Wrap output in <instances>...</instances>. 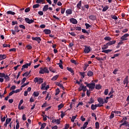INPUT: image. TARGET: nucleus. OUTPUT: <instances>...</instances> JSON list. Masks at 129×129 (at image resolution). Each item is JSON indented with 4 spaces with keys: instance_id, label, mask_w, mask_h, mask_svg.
<instances>
[{
    "instance_id": "f257e3e1",
    "label": "nucleus",
    "mask_w": 129,
    "mask_h": 129,
    "mask_svg": "<svg viewBox=\"0 0 129 129\" xmlns=\"http://www.w3.org/2000/svg\"><path fill=\"white\" fill-rule=\"evenodd\" d=\"M49 71L47 67H44L43 69L40 68V70H39V74H44L45 73L49 74Z\"/></svg>"
},
{
    "instance_id": "f03ea898",
    "label": "nucleus",
    "mask_w": 129,
    "mask_h": 129,
    "mask_svg": "<svg viewBox=\"0 0 129 129\" xmlns=\"http://www.w3.org/2000/svg\"><path fill=\"white\" fill-rule=\"evenodd\" d=\"M90 51H91V47L85 45V48L84 50V52L85 53V54H88L90 53Z\"/></svg>"
},
{
    "instance_id": "7ed1b4c3",
    "label": "nucleus",
    "mask_w": 129,
    "mask_h": 129,
    "mask_svg": "<svg viewBox=\"0 0 129 129\" xmlns=\"http://www.w3.org/2000/svg\"><path fill=\"white\" fill-rule=\"evenodd\" d=\"M31 39H32V40L33 41H37V43L38 44L40 43V42L42 41V39L39 37H31Z\"/></svg>"
},
{
    "instance_id": "20e7f679",
    "label": "nucleus",
    "mask_w": 129,
    "mask_h": 129,
    "mask_svg": "<svg viewBox=\"0 0 129 129\" xmlns=\"http://www.w3.org/2000/svg\"><path fill=\"white\" fill-rule=\"evenodd\" d=\"M34 20L35 19H30L28 18H26L25 19V22L29 24H31L32 23H34Z\"/></svg>"
},
{
    "instance_id": "39448f33",
    "label": "nucleus",
    "mask_w": 129,
    "mask_h": 129,
    "mask_svg": "<svg viewBox=\"0 0 129 129\" xmlns=\"http://www.w3.org/2000/svg\"><path fill=\"white\" fill-rule=\"evenodd\" d=\"M69 21L73 25H77L78 24V21L75 18H70Z\"/></svg>"
},
{
    "instance_id": "423d86ee",
    "label": "nucleus",
    "mask_w": 129,
    "mask_h": 129,
    "mask_svg": "<svg viewBox=\"0 0 129 129\" xmlns=\"http://www.w3.org/2000/svg\"><path fill=\"white\" fill-rule=\"evenodd\" d=\"M88 88H89L90 90H93L95 88V83H89V86H88Z\"/></svg>"
},
{
    "instance_id": "0eeeda50",
    "label": "nucleus",
    "mask_w": 129,
    "mask_h": 129,
    "mask_svg": "<svg viewBox=\"0 0 129 129\" xmlns=\"http://www.w3.org/2000/svg\"><path fill=\"white\" fill-rule=\"evenodd\" d=\"M97 101L100 104L103 105L105 103L103 98L101 97H99V98H98Z\"/></svg>"
},
{
    "instance_id": "6e6552de",
    "label": "nucleus",
    "mask_w": 129,
    "mask_h": 129,
    "mask_svg": "<svg viewBox=\"0 0 129 129\" xmlns=\"http://www.w3.org/2000/svg\"><path fill=\"white\" fill-rule=\"evenodd\" d=\"M116 42V40L109 41L107 43V45H108V46H110L111 45H113L115 44Z\"/></svg>"
},
{
    "instance_id": "1a4fd4ad",
    "label": "nucleus",
    "mask_w": 129,
    "mask_h": 129,
    "mask_svg": "<svg viewBox=\"0 0 129 129\" xmlns=\"http://www.w3.org/2000/svg\"><path fill=\"white\" fill-rule=\"evenodd\" d=\"M67 70L70 72L72 74V75H75V72L72 68L67 67Z\"/></svg>"
},
{
    "instance_id": "9d476101",
    "label": "nucleus",
    "mask_w": 129,
    "mask_h": 129,
    "mask_svg": "<svg viewBox=\"0 0 129 129\" xmlns=\"http://www.w3.org/2000/svg\"><path fill=\"white\" fill-rule=\"evenodd\" d=\"M51 30L50 29H44L43 30V33L45 34V35H49L51 34Z\"/></svg>"
},
{
    "instance_id": "9b49d317",
    "label": "nucleus",
    "mask_w": 129,
    "mask_h": 129,
    "mask_svg": "<svg viewBox=\"0 0 129 129\" xmlns=\"http://www.w3.org/2000/svg\"><path fill=\"white\" fill-rule=\"evenodd\" d=\"M32 62H30L29 63H27L25 64H24L23 66V69H28L29 67H30L31 66Z\"/></svg>"
},
{
    "instance_id": "f8f14e48",
    "label": "nucleus",
    "mask_w": 129,
    "mask_h": 129,
    "mask_svg": "<svg viewBox=\"0 0 129 129\" xmlns=\"http://www.w3.org/2000/svg\"><path fill=\"white\" fill-rule=\"evenodd\" d=\"M94 76V72L91 71H89L87 72V76L89 77H93Z\"/></svg>"
},
{
    "instance_id": "ddd939ff",
    "label": "nucleus",
    "mask_w": 129,
    "mask_h": 129,
    "mask_svg": "<svg viewBox=\"0 0 129 129\" xmlns=\"http://www.w3.org/2000/svg\"><path fill=\"white\" fill-rule=\"evenodd\" d=\"M55 85H56V86L60 87V88H61V89H62L63 90H64V87H63V85L61 84V83H60L59 82H56V83H55Z\"/></svg>"
},
{
    "instance_id": "4468645a",
    "label": "nucleus",
    "mask_w": 129,
    "mask_h": 129,
    "mask_svg": "<svg viewBox=\"0 0 129 129\" xmlns=\"http://www.w3.org/2000/svg\"><path fill=\"white\" fill-rule=\"evenodd\" d=\"M49 10V6L48 5H46L43 7V9H42V12H47Z\"/></svg>"
},
{
    "instance_id": "2eb2a0df",
    "label": "nucleus",
    "mask_w": 129,
    "mask_h": 129,
    "mask_svg": "<svg viewBox=\"0 0 129 129\" xmlns=\"http://www.w3.org/2000/svg\"><path fill=\"white\" fill-rule=\"evenodd\" d=\"M89 19L92 21H95L96 20V17L95 15H92L89 17Z\"/></svg>"
},
{
    "instance_id": "dca6fc26",
    "label": "nucleus",
    "mask_w": 129,
    "mask_h": 129,
    "mask_svg": "<svg viewBox=\"0 0 129 129\" xmlns=\"http://www.w3.org/2000/svg\"><path fill=\"white\" fill-rule=\"evenodd\" d=\"M112 51V49L103 50H102V52L106 54H108L109 53H110Z\"/></svg>"
},
{
    "instance_id": "f3484780",
    "label": "nucleus",
    "mask_w": 129,
    "mask_h": 129,
    "mask_svg": "<svg viewBox=\"0 0 129 129\" xmlns=\"http://www.w3.org/2000/svg\"><path fill=\"white\" fill-rule=\"evenodd\" d=\"M66 16H68V15H72V11L71 9H68L66 11Z\"/></svg>"
},
{
    "instance_id": "a211bd4d",
    "label": "nucleus",
    "mask_w": 129,
    "mask_h": 129,
    "mask_svg": "<svg viewBox=\"0 0 129 129\" xmlns=\"http://www.w3.org/2000/svg\"><path fill=\"white\" fill-rule=\"evenodd\" d=\"M82 7V1H80L79 2V3L77 5V9H79V10H81Z\"/></svg>"
},
{
    "instance_id": "6ab92c4d",
    "label": "nucleus",
    "mask_w": 129,
    "mask_h": 129,
    "mask_svg": "<svg viewBox=\"0 0 129 129\" xmlns=\"http://www.w3.org/2000/svg\"><path fill=\"white\" fill-rule=\"evenodd\" d=\"M79 73L80 75V76H81L82 79H84L85 77L86 72H79Z\"/></svg>"
},
{
    "instance_id": "aec40b11",
    "label": "nucleus",
    "mask_w": 129,
    "mask_h": 129,
    "mask_svg": "<svg viewBox=\"0 0 129 129\" xmlns=\"http://www.w3.org/2000/svg\"><path fill=\"white\" fill-rule=\"evenodd\" d=\"M88 125V122L86 121L84 124L83 126L81 127V129H85L87 127V126Z\"/></svg>"
},
{
    "instance_id": "412c9836",
    "label": "nucleus",
    "mask_w": 129,
    "mask_h": 129,
    "mask_svg": "<svg viewBox=\"0 0 129 129\" xmlns=\"http://www.w3.org/2000/svg\"><path fill=\"white\" fill-rule=\"evenodd\" d=\"M58 78H59V75H56L53 76V77H52V78H51V81H55L58 79Z\"/></svg>"
},
{
    "instance_id": "4be33fe9",
    "label": "nucleus",
    "mask_w": 129,
    "mask_h": 129,
    "mask_svg": "<svg viewBox=\"0 0 129 129\" xmlns=\"http://www.w3.org/2000/svg\"><path fill=\"white\" fill-rule=\"evenodd\" d=\"M33 95H34V97H37L39 96V95H40V92L39 91H34V92H33Z\"/></svg>"
},
{
    "instance_id": "5701e85b",
    "label": "nucleus",
    "mask_w": 129,
    "mask_h": 129,
    "mask_svg": "<svg viewBox=\"0 0 129 129\" xmlns=\"http://www.w3.org/2000/svg\"><path fill=\"white\" fill-rule=\"evenodd\" d=\"M95 89L99 90L102 89V86L100 84H96L95 86Z\"/></svg>"
},
{
    "instance_id": "b1692460",
    "label": "nucleus",
    "mask_w": 129,
    "mask_h": 129,
    "mask_svg": "<svg viewBox=\"0 0 129 129\" xmlns=\"http://www.w3.org/2000/svg\"><path fill=\"white\" fill-rule=\"evenodd\" d=\"M46 85V82H44V83H42V84H41V88H40V89H41L42 90H45Z\"/></svg>"
},
{
    "instance_id": "393cba45",
    "label": "nucleus",
    "mask_w": 129,
    "mask_h": 129,
    "mask_svg": "<svg viewBox=\"0 0 129 129\" xmlns=\"http://www.w3.org/2000/svg\"><path fill=\"white\" fill-rule=\"evenodd\" d=\"M81 8L82 9V10H83V11H84L85 9H87V10H89V5L88 4L84 5V7H82Z\"/></svg>"
},
{
    "instance_id": "a878e982",
    "label": "nucleus",
    "mask_w": 129,
    "mask_h": 129,
    "mask_svg": "<svg viewBox=\"0 0 129 129\" xmlns=\"http://www.w3.org/2000/svg\"><path fill=\"white\" fill-rule=\"evenodd\" d=\"M7 58V55L6 54H0L1 60L5 59Z\"/></svg>"
},
{
    "instance_id": "bb28decb",
    "label": "nucleus",
    "mask_w": 129,
    "mask_h": 129,
    "mask_svg": "<svg viewBox=\"0 0 129 129\" xmlns=\"http://www.w3.org/2000/svg\"><path fill=\"white\" fill-rule=\"evenodd\" d=\"M7 13V15H12V16H14L15 15H16L15 12H13L12 11H9Z\"/></svg>"
},
{
    "instance_id": "cd10ccee",
    "label": "nucleus",
    "mask_w": 129,
    "mask_h": 129,
    "mask_svg": "<svg viewBox=\"0 0 129 129\" xmlns=\"http://www.w3.org/2000/svg\"><path fill=\"white\" fill-rule=\"evenodd\" d=\"M104 40L105 41H111L112 38L109 36H107V37H105L104 38Z\"/></svg>"
},
{
    "instance_id": "c85d7f7f",
    "label": "nucleus",
    "mask_w": 129,
    "mask_h": 129,
    "mask_svg": "<svg viewBox=\"0 0 129 129\" xmlns=\"http://www.w3.org/2000/svg\"><path fill=\"white\" fill-rule=\"evenodd\" d=\"M78 117L77 115H73L72 116V118H71V121L72 122H75V120L76 119V118Z\"/></svg>"
},
{
    "instance_id": "c756f323",
    "label": "nucleus",
    "mask_w": 129,
    "mask_h": 129,
    "mask_svg": "<svg viewBox=\"0 0 129 129\" xmlns=\"http://www.w3.org/2000/svg\"><path fill=\"white\" fill-rule=\"evenodd\" d=\"M109 45H107V43H106L105 45H103V47H102V49L103 50L107 49L108 48Z\"/></svg>"
},
{
    "instance_id": "7c9ffc66",
    "label": "nucleus",
    "mask_w": 129,
    "mask_h": 129,
    "mask_svg": "<svg viewBox=\"0 0 129 129\" xmlns=\"http://www.w3.org/2000/svg\"><path fill=\"white\" fill-rule=\"evenodd\" d=\"M45 0H36V4H45Z\"/></svg>"
},
{
    "instance_id": "2f4dec72",
    "label": "nucleus",
    "mask_w": 129,
    "mask_h": 129,
    "mask_svg": "<svg viewBox=\"0 0 129 129\" xmlns=\"http://www.w3.org/2000/svg\"><path fill=\"white\" fill-rule=\"evenodd\" d=\"M128 123V122L125 120L121 124V125L127 126Z\"/></svg>"
},
{
    "instance_id": "473e14b6",
    "label": "nucleus",
    "mask_w": 129,
    "mask_h": 129,
    "mask_svg": "<svg viewBox=\"0 0 129 129\" xmlns=\"http://www.w3.org/2000/svg\"><path fill=\"white\" fill-rule=\"evenodd\" d=\"M95 102V100L94 99L91 97L90 98V101L88 102V104H92L94 103Z\"/></svg>"
},
{
    "instance_id": "72a5a7b5",
    "label": "nucleus",
    "mask_w": 129,
    "mask_h": 129,
    "mask_svg": "<svg viewBox=\"0 0 129 129\" xmlns=\"http://www.w3.org/2000/svg\"><path fill=\"white\" fill-rule=\"evenodd\" d=\"M89 66L88 63H85L84 66L83 67L84 71H86L87 70V68Z\"/></svg>"
},
{
    "instance_id": "f704fd0d",
    "label": "nucleus",
    "mask_w": 129,
    "mask_h": 129,
    "mask_svg": "<svg viewBox=\"0 0 129 129\" xmlns=\"http://www.w3.org/2000/svg\"><path fill=\"white\" fill-rule=\"evenodd\" d=\"M6 82H9L10 81V77L8 75H5L4 77Z\"/></svg>"
},
{
    "instance_id": "c9c22d12",
    "label": "nucleus",
    "mask_w": 129,
    "mask_h": 129,
    "mask_svg": "<svg viewBox=\"0 0 129 129\" xmlns=\"http://www.w3.org/2000/svg\"><path fill=\"white\" fill-rule=\"evenodd\" d=\"M82 32L84 34H87L88 35H89V33L86 29H82Z\"/></svg>"
},
{
    "instance_id": "e433bc0d",
    "label": "nucleus",
    "mask_w": 129,
    "mask_h": 129,
    "mask_svg": "<svg viewBox=\"0 0 129 129\" xmlns=\"http://www.w3.org/2000/svg\"><path fill=\"white\" fill-rule=\"evenodd\" d=\"M109 6H105L103 8V9H102V12H106V11H107V10H108V9H109Z\"/></svg>"
},
{
    "instance_id": "4c0bfd02",
    "label": "nucleus",
    "mask_w": 129,
    "mask_h": 129,
    "mask_svg": "<svg viewBox=\"0 0 129 129\" xmlns=\"http://www.w3.org/2000/svg\"><path fill=\"white\" fill-rule=\"evenodd\" d=\"M85 26L86 27V29H88L89 28L92 27V26L88 23H85Z\"/></svg>"
},
{
    "instance_id": "58836bf2",
    "label": "nucleus",
    "mask_w": 129,
    "mask_h": 129,
    "mask_svg": "<svg viewBox=\"0 0 129 129\" xmlns=\"http://www.w3.org/2000/svg\"><path fill=\"white\" fill-rule=\"evenodd\" d=\"M7 93V90H6V89H5V91L4 94H2H2L0 93V97H1V98L2 99L3 97H5L4 95H5V94H6Z\"/></svg>"
},
{
    "instance_id": "ea45409f",
    "label": "nucleus",
    "mask_w": 129,
    "mask_h": 129,
    "mask_svg": "<svg viewBox=\"0 0 129 129\" xmlns=\"http://www.w3.org/2000/svg\"><path fill=\"white\" fill-rule=\"evenodd\" d=\"M60 93V90L59 88L55 89V96H57Z\"/></svg>"
},
{
    "instance_id": "a19ab883",
    "label": "nucleus",
    "mask_w": 129,
    "mask_h": 129,
    "mask_svg": "<svg viewBox=\"0 0 129 129\" xmlns=\"http://www.w3.org/2000/svg\"><path fill=\"white\" fill-rule=\"evenodd\" d=\"M43 82V79H42L41 78L38 79V84H41Z\"/></svg>"
},
{
    "instance_id": "79ce46f5",
    "label": "nucleus",
    "mask_w": 129,
    "mask_h": 129,
    "mask_svg": "<svg viewBox=\"0 0 129 129\" xmlns=\"http://www.w3.org/2000/svg\"><path fill=\"white\" fill-rule=\"evenodd\" d=\"M99 127H100V126H99V122L96 121V122H95V128H96V129H99Z\"/></svg>"
},
{
    "instance_id": "37998d69",
    "label": "nucleus",
    "mask_w": 129,
    "mask_h": 129,
    "mask_svg": "<svg viewBox=\"0 0 129 129\" xmlns=\"http://www.w3.org/2000/svg\"><path fill=\"white\" fill-rule=\"evenodd\" d=\"M112 113L116 114H121V112L120 111H112Z\"/></svg>"
},
{
    "instance_id": "c03bdc74",
    "label": "nucleus",
    "mask_w": 129,
    "mask_h": 129,
    "mask_svg": "<svg viewBox=\"0 0 129 129\" xmlns=\"http://www.w3.org/2000/svg\"><path fill=\"white\" fill-rule=\"evenodd\" d=\"M49 71H50V72L52 73H55L56 71L53 69V68L50 67H49Z\"/></svg>"
},
{
    "instance_id": "a18cd8bd",
    "label": "nucleus",
    "mask_w": 129,
    "mask_h": 129,
    "mask_svg": "<svg viewBox=\"0 0 129 129\" xmlns=\"http://www.w3.org/2000/svg\"><path fill=\"white\" fill-rule=\"evenodd\" d=\"M39 7L40 5L37 4L33 5V6H32V8H33V9H38V8H39Z\"/></svg>"
},
{
    "instance_id": "49530a36",
    "label": "nucleus",
    "mask_w": 129,
    "mask_h": 129,
    "mask_svg": "<svg viewBox=\"0 0 129 129\" xmlns=\"http://www.w3.org/2000/svg\"><path fill=\"white\" fill-rule=\"evenodd\" d=\"M26 48H27L28 50H31L33 48V47L31 45L28 44L26 46Z\"/></svg>"
},
{
    "instance_id": "de8ad7c7",
    "label": "nucleus",
    "mask_w": 129,
    "mask_h": 129,
    "mask_svg": "<svg viewBox=\"0 0 129 129\" xmlns=\"http://www.w3.org/2000/svg\"><path fill=\"white\" fill-rule=\"evenodd\" d=\"M87 87V86H82L83 92H85L86 91L88 90Z\"/></svg>"
},
{
    "instance_id": "09e8293b",
    "label": "nucleus",
    "mask_w": 129,
    "mask_h": 129,
    "mask_svg": "<svg viewBox=\"0 0 129 129\" xmlns=\"http://www.w3.org/2000/svg\"><path fill=\"white\" fill-rule=\"evenodd\" d=\"M125 84H126V85H128V79H126V78H125L124 80V81H123V84H124V85H125Z\"/></svg>"
},
{
    "instance_id": "8fccbe9b",
    "label": "nucleus",
    "mask_w": 129,
    "mask_h": 129,
    "mask_svg": "<svg viewBox=\"0 0 129 129\" xmlns=\"http://www.w3.org/2000/svg\"><path fill=\"white\" fill-rule=\"evenodd\" d=\"M15 31H16L17 33L20 32V30L19 29V27L18 26H15Z\"/></svg>"
},
{
    "instance_id": "3c124183",
    "label": "nucleus",
    "mask_w": 129,
    "mask_h": 129,
    "mask_svg": "<svg viewBox=\"0 0 129 129\" xmlns=\"http://www.w3.org/2000/svg\"><path fill=\"white\" fill-rule=\"evenodd\" d=\"M12 120V119L9 118H7L6 121V124H8Z\"/></svg>"
},
{
    "instance_id": "603ef678",
    "label": "nucleus",
    "mask_w": 129,
    "mask_h": 129,
    "mask_svg": "<svg viewBox=\"0 0 129 129\" xmlns=\"http://www.w3.org/2000/svg\"><path fill=\"white\" fill-rule=\"evenodd\" d=\"M64 107V104H60L58 105V110H60Z\"/></svg>"
},
{
    "instance_id": "864d4df0",
    "label": "nucleus",
    "mask_w": 129,
    "mask_h": 129,
    "mask_svg": "<svg viewBox=\"0 0 129 129\" xmlns=\"http://www.w3.org/2000/svg\"><path fill=\"white\" fill-rule=\"evenodd\" d=\"M3 47L4 48H6V47H11V45L10 44H3Z\"/></svg>"
},
{
    "instance_id": "5fc2aeb1",
    "label": "nucleus",
    "mask_w": 129,
    "mask_h": 129,
    "mask_svg": "<svg viewBox=\"0 0 129 129\" xmlns=\"http://www.w3.org/2000/svg\"><path fill=\"white\" fill-rule=\"evenodd\" d=\"M69 34H70V35H71L72 36H73V37L76 36V34L74 32H69Z\"/></svg>"
},
{
    "instance_id": "6e6d98bb",
    "label": "nucleus",
    "mask_w": 129,
    "mask_h": 129,
    "mask_svg": "<svg viewBox=\"0 0 129 129\" xmlns=\"http://www.w3.org/2000/svg\"><path fill=\"white\" fill-rule=\"evenodd\" d=\"M114 117V114L111 111V114L109 116L110 119H113Z\"/></svg>"
},
{
    "instance_id": "4d7b16f0",
    "label": "nucleus",
    "mask_w": 129,
    "mask_h": 129,
    "mask_svg": "<svg viewBox=\"0 0 129 129\" xmlns=\"http://www.w3.org/2000/svg\"><path fill=\"white\" fill-rule=\"evenodd\" d=\"M71 62L73 64H74L75 65H77V63L76 62V60H74V59H71L70 60Z\"/></svg>"
},
{
    "instance_id": "13d9d810",
    "label": "nucleus",
    "mask_w": 129,
    "mask_h": 129,
    "mask_svg": "<svg viewBox=\"0 0 129 129\" xmlns=\"http://www.w3.org/2000/svg\"><path fill=\"white\" fill-rule=\"evenodd\" d=\"M18 20L21 23H22L24 21V19L23 18H22V17H20V16H19V18H18Z\"/></svg>"
},
{
    "instance_id": "bf43d9fd",
    "label": "nucleus",
    "mask_w": 129,
    "mask_h": 129,
    "mask_svg": "<svg viewBox=\"0 0 129 129\" xmlns=\"http://www.w3.org/2000/svg\"><path fill=\"white\" fill-rule=\"evenodd\" d=\"M91 109L92 110H95L96 109V108L95 106L94 105V104H92L91 105Z\"/></svg>"
},
{
    "instance_id": "052dcab7",
    "label": "nucleus",
    "mask_w": 129,
    "mask_h": 129,
    "mask_svg": "<svg viewBox=\"0 0 129 129\" xmlns=\"http://www.w3.org/2000/svg\"><path fill=\"white\" fill-rule=\"evenodd\" d=\"M120 39L122 41H125L127 40V38L124 35H123L120 37Z\"/></svg>"
},
{
    "instance_id": "680f3d73",
    "label": "nucleus",
    "mask_w": 129,
    "mask_h": 129,
    "mask_svg": "<svg viewBox=\"0 0 129 129\" xmlns=\"http://www.w3.org/2000/svg\"><path fill=\"white\" fill-rule=\"evenodd\" d=\"M111 17L113 20H118V17L115 15H112Z\"/></svg>"
},
{
    "instance_id": "e2e57ef3",
    "label": "nucleus",
    "mask_w": 129,
    "mask_h": 129,
    "mask_svg": "<svg viewBox=\"0 0 129 129\" xmlns=\"http://www.w3.org/2000/svg\"><path fill=\"white\" fill-rule=\"evenodd\" d=\"M66 115V113L63 112V111H61V114H60V117L61 118H63L64 116Z\"/></svg>"
},
{
    "instance_id": "0e129e2a",
    "label": "nucleus",
    "mask_w": 129,
    "mask_h": 129,
    "mask_svg": "<svg viewBox=\"0 0 129 129\" xmlns=\"http://www.w3.org/2000/svg\"><path fill=\"white\" fill-rule=\"evenodd\" d=\"M29 76L28 72H26L24 74H23V77H28Z\"/></svg>"
},
{
    "instance_id": "69168bd1",
    "label": "nucleus",
    "mask_w": 129,
    "mask_h": 129,
    "mask_svg": "<svg viewBox=\"0 0 129 129\" xmlns=\"http://www.w3.org/2000/svg\"><path fill=\"white\" fill-rule=\"evenodd\" d=\"M46 125V123L44 122L41 124V128L44 129Z\"/></svg>"
},
{
    "instance_id": "338daca9",
    "label": "nucleus",
    "mask_w": 129,
    "mask_h": 129,
    "mask_svg": "<svg viewBox=\"0 0 129 129\" xmlns=\"http://www.w3.org/2000/svg\"><path fill=\"white\" fill-rule=\"evenodd\" d=\"M19 27H20L21 29H24V30H25V29H26V27H25L24 25H19Z\"/></svg>"
},
{
    "instance_id": "774afa93",
    "label": "nucleus",
    "mask_w": 129,
    "mask_h": 129,
    "mask_svg": "<svg viewBox=\"0 0 129 129\" xmlns=\"http://www.w3.org/2000/svg\"><path fill=\"white\" fill-rule=\"evenodd\" d=\"M26 80H27L26 78V77L24 78L22 80L21 85H23Z\"/></svg>"
}]
</instances>
